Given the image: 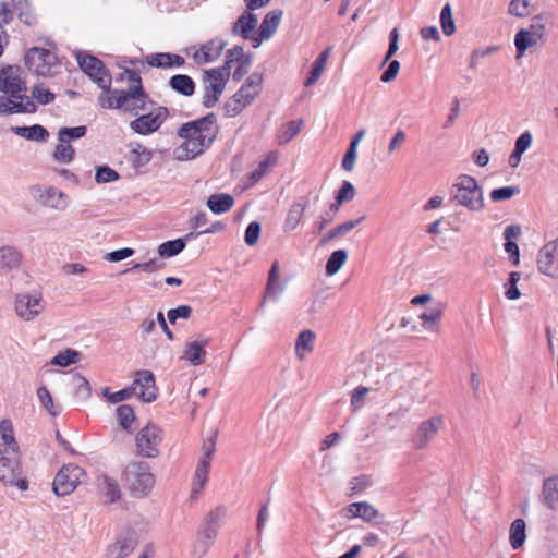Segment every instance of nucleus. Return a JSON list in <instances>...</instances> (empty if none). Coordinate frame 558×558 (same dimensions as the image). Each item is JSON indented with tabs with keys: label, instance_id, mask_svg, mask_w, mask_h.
Segmentation results:
<instances>
[{
	"label": "nucleus",
	"instance_id": "obj_1",
	"mask_svg": "<svg viewBox=\"0 0 558 558\" xmlns=\"http://www.w3.org/2000/svg\"><path fill=\"white\" fill-rule=\"evenodd\" d=\"M215 121V116L209 113L182 124L178 131L181 143L174 148V157L178 160H191L203 154L217 136Z\"/></svg>",
	"mask_w": 558,
	"mask_h": 558
},
{
	"label": "nucleus",
	"instance_id": "obj_2",
	"mask_svg": "<svg viewBox=\"0 0 558 558\" xmlns=\"http://www.w3.org/2000/svg\"><path fill=\"white\" fill-rule=\"evenodd\" d=\"M0 114L34 113L37 106L26 95V85L16 66H5L0 71Z\"/></svg>",
	"mask_w": 558,
	"mask_h": 558
},
{
	"label": "nucleus",
	"instance_id": "obj_3",
	"mask_svg": "<svg viewBox=\"0 0 558 558\" xmlns=\"http://www.w3.org/2000/svg\"><path fill=\"white\" fill-rule=\"evenodd\" d=\"M122 483L134 498L147 497L155 486V475L146 462L132 461L123 470Z\"/></svg>",
	"mask_w": 558,
	"mask_h": 558
},
{
	"label": "nucleus",
	"instance_id": "obj_4",
	"mask_svg": "<svg viewBox=\"0 0 558 558\" xmlns=\"http://www.w3.org/2000/svg\"><path fill=\"white\" fill-rule=\"evenodd\" d=\"M451 199L471 211L484 208L483 190L477 181L468 174H461L450 189Z\"/></svg>",
	"mask_w": 558,
	"mask_h": 558
},
{
	"label": "nucleus",
	"instance_id": "obj_5",
	"mask_svg": "<svg viewBox=\"0 0 558 558\" xmlns=\"http://www.w3.org/2000/svg\"><path fill=\"white\" fill-rule=\"evenodd\" d=\"M263 76L251 74L242 87L225 104L226 114L235 117L250 106L262 92Z\"/></svg>",
	"mask_w": 558,
	"mask_h": 558
},
{
	"label": "nucleus",
	"instance_id": "obj_6",
	"mask_svg": "<svg viewBox=\"0 0 558 558\" xmlns=\"http://www.w3.org/2000/svg\"><path fill=\"white\" fill-rule=\"evenodd\" d=\"M128 74L129 80L135 84L126 90L119 92V110L138 116L141 111L148 110L147 105L150 101L147 94L143 90L140 75L135 72H128Z\"/></svg>",
	"mask_w": 558,
	"mask_h": 558
},
{
	"label": "nucleus",
	"instance_id": "obj_7",
	"mask_svg": "<svg viewBox=\"0 0 558 558\" xmlns=\"http://www.w3.org/2000/svg\"><path fill=\"white\" fill-rule=\"evenodd\" d=\"M230 78L227 69H209L203 73V105L214 107L220 99Z\"/></svg>",
	"mask_w": 558,
	"mask_h": 558
},
{
	"label": "nucleus",
	"instance_id": "obj_8",
	"mask_svg": "<svg viewBox=\"0 0 558 558\" xmlns=\"http://www.w3.org/2000/svg\"><path fill=\"white\" fill-rule=\"evenodd\" d=\"M45 308L46 302L40 290L23 291L15 296L14 311L23 322H33L44 313Z\"/></svg>",
	"mask_w": 558,
	"mask_h": 558
},
{
	"label": "nucleus",
	"instance_id": "obj_9",
	"mask_svg": "<svg viewBox=\"0 0 558 558\" xmlns=\"http://www.w3.org/2000/svg\"><path fill=\"white\" fill-rule=\"evenodd\" d=\"M446 304L433 299L430 294H421V332L438 335Z\"/></svg>",
	"mask_w": 558,
	"mask_h": 558
},
{
	"label": "nucleus",
	"instance_id": "obj_10",
	"mask_svg": "<svg viewBox=\"0 0 558 558\" xmlns=\"http://www.w3.org/2000/svg\"><path fill=\"white\" fill-rule=\"evenodd\" d=\"M162 440V429L156 424L148 423L135 436L136 453L148 459L157 458Z\"/></svg>",
	"mask_w": 558,
	"mask_h": 558
},
{
	"label": "nucleus",
	"instance_id": "obj_11",
	"mask_svg": "<svg viewBox=\"0 0 558 558\" xmlns=\"http://www.w3.org/2000/svg\"><path fill=\"white\" fill-rule=\"evenodd\" d=\"M0 481L5 486H16L24 492L28 488V483L21 477V465L16 450L4 449L0 457Z\"/></svg>",
	"mask_w": 558,
	"mask_h": 558
},
{
	"label": "nucleus",
	"instance_id": "obj_12",
	"mask_svg": "<svg viewBox=\"0 0 558 558\" xmlns=\"http://www.w3.org/2000/svg\"><path fill=\"white\" fill-rule=\"evenodd\" d=\"M25 63L29 71L40 76H51L59 68L57 56L53 52L37 47L27 51Z\"/></svg>",
	"mask_w": 558,
	"mask_h": 558
},
{
	"label": "nucleus",
	"instance_id": "obj_13",
	"mask_svg": "<svg viewBox=\"0 0 558 558\" xmlns=\"http://www.w3.org/2000/svg\"><path fill=\"white\" fill-rule=\"evenodd\" d=\"M86 475L85 471L73 463L63 465L57 473L52 489L57 496L70 495Z\"/></svg>",
	"mask_w": 558,
	"mask_h": 558
},
{
	"label": "nucleus",
	"instance_id": "obj_14",
	"mask_svg": "<svg viewBox=\"0 0 558 558\" xmlns=\"http://www.w3.org/2000/svg\"><path fill=\"white\" fill-rule=\"evenodd\" d=\"M130 122V129L140 135H149L160 129L169 117L167 107L159 106L147 113L138 114Z\"/></svg>",
	"mask_w": 558,
	"mask_h": 558
},
{
	"label": "nucleus",
	"instance_id": "obj_15",
	"mask_svg": "<svg viewBox=\"0 0 558 558\" xmlns=\"http://www.w3.org/2000/svg\"><path fill=\"white\" fill-rule=\"evenodd\" d=\"M76 59L82 71L85 72L99 88H109L111 86V75L99 59L83 53H77Z\"/></svg>",
	"mask_w": 558,
	"mask_h": 558
},
{
	"label": "nucleus",
	"instance_id": "obj_16",
	"mask_svg": "<svg viewBox=\"0 0 558 558\" xmlns=\"http://www.w3.org/2000/svg\"><path fill=\"white\" fill-rule=\"evenodd\" d=\"M32 195L41 206L53 210L63 211L70 203L69 196L54 186H34Z\"/></svg>",
	"mask_w": 558,
	"mask_h": 558
},
{
	"label": "nucleus",
	"instance_id": "obj_17",
	"mask_svg": "<svg viewBox=\"0 0 558 558\" xmlns=\"http://www.w3.org/2000/svg\"><path fill=\"white\" fill-rule=\"evenodd\" d=\"M138 544L135 531H125L116 537L105 549V558H126Z\"/></svg>",
	"mask_w": 558,
	"mask_h": 558
},
{
	"label": "nucleus",
	"instance_id": "obj_18",
	"mask_svg": "<svg viewBox=\"0 0 558 558\" xmlns=\"http://www.w3.org/2000/svg\"><path fill=\"white\" fill-rule=\"evenodd\" d=\"M131 388L134 389L133 393L145 402H151L157 397L155 376L150 371H137Z\"/></svg>",
	"mask_w": 558,
	"mask_h": 558
},
{
	"label": "nucleus",
	"instance_id": "obj_19",
	"mask_svg": "<svg viewBox=\"0 0 558 558\" xmlns=\"http://www.w3.org/2000/svg\"><path fill=\"white\" fill-rule=\"evenodd\" d=\"M537 267L541 272L555 277L558 275V242L545 244L537 256Z\"/></svg>",
	"mask_w": 558,
	"mask_h": 558
},
{
	"label": "nucleus",
	"instance_id": "obj_20",
	"mask_svg": "<svg viewBox=\"0 0 558 558\" xmlns=\"http://www.w3.org/2000/svg\"><path fill=\"white\" fill-rule=\"evenodd\" d=\"M210 338L204 335L196 336L195 339L186 342L181 359L189 361L192 365L198 366L205 363L206 347L209 344Z\"/></svg>",
	"mask_w": 558,
	"mask_h": 558
},
{
	"label": "nucleus",
	"instance_id": "obj_21",
	"mask_svg": "<svg viewBox=\"0 0 558 558\" xmlns=\"http://www.w3.org/2000/svg\"><path fill=\"white\" fill-rule=\"evenodd\" d=\"M227 46V41L214 38L203 44L194 53L193 60L196 64H206L216 61Z\"/></svg>",
	"mask_w": 558,
	"mask_h": 558
},
{
	"label": "nucleus",
	"instance_id": "obj_22",
	"mask_svg": "<svg viewBox=\"0 0 558 558\" xmlns=\"http://www.w3.org/2000/svg\"><path fill=\"white\" fill-rule=\"evenodd\" d=\"M281 10L270 11L264 16L258 28V33L256 34V37L253 38V46L255 48L259 47L264 40L269 39L275 34L281 22Z\"/></svg>",
	"mask_w": 558,
	"mask_h": 558
},
{
	"label": "nucleus",
	"instance_id": "obj_23",
	"mask_svg": "<svg viewBox=\"0 0 558 558\" xmlns=\"http://www.w3.org/2000/svg\"><path fill=\"white\" fill-rule=\"evenodd\" d=\"M22 259V253L14 246H0V279L8 277L11 271L17 269Z\"/></svg>",
	"mask_w": 558,
	"mask_h": 558
},
{
	"label": "nucleus",
	"instance_id": "obj_24",
	"mask_svg": "<svg viewBox=\"0 0 558 558\" xmlns=\"http://www.w3.org/2000/svg\"><path fill=\"white\" fill-rule=\"evenodd\" d=\"M210 464L197 462L191 483L190 500L196 501L205 489L208 482Z\"/></svg>",
	"mask_w": 558,
	"mask_h": 558
},
{
	"label": "nucleus",
	"instance_id": "obj_25",
	"mask_svg": "<svg viewBox=\"0 0 558 558\" xmlns=\"http://www.w3.org/2000/svg\"><path fill=\"white\" fill-rule=\"evenodd\" d=\"M343 513L347 518H360L365 522H373L379 517L378 510L371 504L361 501L353 502L343 508Z\"/></svg>",
	"mask_w": 558,
	"mask_h": 558
},
{
	"label": "nucleus",
	"instance_id": "obj_26",
	"mask_svg": "<svg viewBox=\"0 0 558 558\" xmlns=\"http://www.w3.org/2000/svg\"><path fill=\"white\" fill-rule=\"evenodd\" d=\"M541 497L543 505L547 509L551 511L558 509V475L544 478Z\"/></svg>",
	"mask_w": 558,
	"mask_h": 558
},
{
	"label": "nucleus",
	"instance_id": "obj_27",
	"mask_svg": "<svg viewBox=\"0 0 558 558\" xmlns=\"http://www.w3.org/2000/svg\"><path fill=\"white\" fill-rule=\"evenodd\" d=\"M445 426L442 414L434 415L421 422V448L427 446Z\"/></svg>",
	"mask_w": 558,
	"mask_h": 558
},
{
	"label": "nucleus",
	"instance_id": "obj_28",
	"mask_svg": "<svg viewBox=\"0 0 558 558\" xmlns=\"http://www.w3.org/2000/svg\"><path fill=\"white\" fill-rule=\"evenodd\" d=\"M217 535V532L203 526L198 531L196 539L193 544L192 555L196 558L204 557L208 553L209 548L214 545Z\"/></svg>",
	"mask_w": 558,
	"mask_h": 558
},
{
	"label": "nucleus",
	"instance_id": "obj_29",
	"mask_svg": "<svg viewBox=\"0 0 558 558\" xmlns=\"http://www.w3.org/2000/svg\"><path fill=\"white\" fill-rule=\"evenodd\" d=\"M257 23V16L251 12H246L238 19L232 27V33L234 35L239 34L244 39H251L253 41V38L256 37V34L253 32L256 28Z\"/></svg>",
	"mask_w": 558,
	"mask_h": 558
},
{
	"label": "nucleus",
	"instance_id": "obj_30",
	"mask_svg": "<svg viewBox=\"0 0 558 558\" xmlns=\"http://www.w3.org/2000/svg\"><path fill=\"white\" fill-rule=\"evenodd\" d=\"M315 340L316 333L311 329H304L298 335L294 353L300 361L305 360L313 352Z\"/></svg>",
	"mask_w": 558,
	"mask_h": 558
},
{
	"label": "nucleus",
	"instance_id": "obj_31",
	"mask_svg": "<svg viewBox=\"0 0 558 558\" xmlns=\"http://www.w3.org/2000/svg\"><path fill=\"white\" fill-rule=\"evenodd\" d=\"M305 209H306L305 202L304 203L295 202L289 207V210L287 213V217H286V220L283 223L284 232L289 233V232L296 230V228L302 222Z\"/></svg>",
	"mask_w": 558,
	"mask_h": 558
},
{
	"label": "nucleus",
	"instance_id": "obj_32",
	"mask_svg": "<svg viewBox=\"0 0 558 558\" xmlns=\"http://www.w3.org/2000/svg\"><path fill=\"white\" fill-rule=\"evenodd\" d=\"M206 205L214 214H225L234 205V198L227 193L213 194L207 198Z\"/></svg>",
	"mask_w": 558,
	"mask_h": 558
},
{
	"label": "nucleus",
	"instance_id": "obj_33",
	"mask_svg": "<svg viewBox=\"0 0 558 558\" xmlns=\"http://www.w3.org/2000/svg\"><path fill=\"white\" fill-rule=\"evenodd\" d=\"M147 63L156 68H179L184 64V59L179 54L154 53L147 57Z\"/></svg>",
	"mask_w": 558,
	"mask_h": 558
},
{
	"label": "nucleus",
	"instance_id": "obj_34",
	"mask_svg": "<svg viewBox=\"0 0 558 558\" xmlns=\"http://www.w3.org/2000/svg\"><path fill=\"white\" fill-rule=\"evenodd\" d=\"M526 539V524L523 519H515L509 529V543L512 549L521 548Z\"/></svg>",
	"mask_w": 558,
	"mask_h": 558
},
{
	"label": "nucleus",
	"instance_id": "obj_35",
	"mask_svg": "<svg viewBox=\"0 0 558 558\" xmlns=\"http://www.w3.org/2000/svg\"><path fill=\"white\" fill-rule=\"evenodd\" d=\"M228 508L225 505L215 507L206 514L203 526L219 533L221 522L226 518Z\"/></svg>",
	"mask_w": 558,
	"mask_h": 558
},
{
	"label": "nucleus",
	"instance_id": "obj_36",
	"mask_svg": "<svg viewBox=\"0 0 558 558\" xmlns=\"http://www.w3.org/2000/svg\"><path fill=\"white\" fill-rule=\"evenodd\" d=\"M13 132L27 140L37 142H45L49 136L47 130L39 124L32 126H16L13 129Z\"/></svg>",
	"mask_w": 558,
	"mask_h": 558
},
{
	"label": "nucleus",
	"instance_id": "obj_37",
	"mask_svg": "<svg viewBox=\"0 0 558 558\" xmlns=\"http://www.w3.org/2000/svg\"><path fill=\"white\" fill-rule=\"evenodd\" d=\"M538 41L539 39L532 36L525 28L519 29L514 36L517 58H521L529 48L537 45Z\"/></svg>",
	"mask_w": 558,
	"mask_h": 558
},
{
	"label": "nucleus",
	"instance_id": "obj_38",
	"mask_svg": "<svg viewBox=\"0 0 558 558\" xmlns=\"http://www.w3.org/2000/svg\"><path fill=\"white\" fill-rule=\"evenodd\" d=\"M171 88L184 96H191L194 93L195 84L193 80L184 74H177L170 78Z\"/></svg>",
	"mask_w": 558,
	"mask_h": 558
},
{
	"label": "nucleus",
	"instance_id": "obj_39",
	"mask_svg": "<svg viewBox=\"0 0 558 558\" xmlns=\"http://www.w3.org/2000/svg\"><path fill=\"white\" fill-rule=\"evenodd\" d=\"M303 121H290L279 129L277 133V141L280 145H286L292 141L294 136H296L302 128Z\"/></svg>",
	"mask_w": 558,
	"mask_h": 558
},
{
	"label": "nucleus",
	"instance_id": "obj_40",
	"mask_svg": "<svg viewBox=\"0 0 558 558\" xmlns=\"http://www.w3.org/2000/svg\"><path fill=\"white\" fill-rule=\"evenodd\" d=\"M330 51H331V47H327L324 51L320 52V54L318 56V58L315 60V62L313 64V69L311 71L308 78L304 83L305 86L313 85L320 77V75L327 64L328 58L330 56Z\"/></svg>",
	"mask_w": 558,
	"mask_h": 558
},
{
	"label": "nucleus",
	"instance_id": "obj_41",
	"mask_svg": "<svg viewBox=\"0 0 558 558\" xmlns=\"http://www.w3.org/2000/svg\"><path fill=\"white\" fill-rule=\"evenodd\" d=\"M347 259L348 252L345 250H337L332 252L326 263L327 276H335L343 267Z\"/></svg>",
	"mask_w": 558,
	"mask_h": 558
},
{
	"label": "nucleus",
	"instance_id": "obj_42",
	"mask_svg": "<svg viewBox=\"0 0 558 558\" xmlns=\"http://www.w3.org/2000/svg\"><path fill=\"white\" fill-rule=\"evenodd\" d=\"M102 92L97 98V102L102 109H118L120 108V99L118 89L101 88Z\"/></svg>",
	"mask_w": 558,
	"mask_h": 558
},
{
	"label": "nucleus",
	"instance_id": "obj_43",
	"mask_svg": "<svg viewBox=\"0 0 558 558\" xmlns=\"http://www.w3.org/2000/svg\"><path fill=\"white\" fill-rule=\"evenodd\" d=\"M369 391L371 388L366 386H357L352 390L350 396V407L352 412H357L365 405Z\"/></svg>",
	"mask_w": 558,
	"mask_h": 558
},
{
	"label": "nucleus",
	"instance_id": "obj_44",
	"mask_svg": "<svg viewBox=\"0 0 558 558\" xmlns=\"http://www.w3.org/2000/svg\"><path fill=\"white\" fill-rule=\"evenodd\" d=\"M533 0H511L508 5V13L515 17H526L532 13Z\"/></svg>",
	"mask_w": 558,
	"mask_h": 558
},
{
	"label": "nucleus",
	"instance_id": "obj_45",
	"mask_svg": "<svg viewBox=\"0 0 558 558\" xmlns=\"http://www.w3.org/2000/svg\"><path fill=\"white\" fill-rule=\"evenodd\" d=\"M185 247L182 239L167 241L158 246V254L161 257H172L181 253Z\"/></svg>",
	"mask_w": 558,
	"mask_h": 558
},
{
	"label": "nucleus",
	"instance_id": "obj_46",
	"mask_svg": "<svg viewBox=\"0 0 558 558\" xmlns=\"http://www.w3.org/2000/svg\"><path fill=\"white\" fill-rule=\"evenodd\" d=\"M283 291L284 286L280 282V280H267L260 307L265 305L267 300H271L275 302L278 301Z\"/></svg>",
	"mask_w": 558,
	"mask_h": 558
},
{
	"label": "nucleus",
	"instance_id": "obj_47",
	"mask_svg": "<svg viewBox=\"0 0 558 558\" xmlns=\"http://www.w3.org/2000/svg\"><path fill=\"white\" fill-rule=\"evenodd\" d=\"M117 418L119 421L120 426L132 432V424L135 421V414L133 409L130 405L123 404L117 408Z\"/></svg>",
	"mask_w": 558,
	"mask_h": 558
},
{
	"label": "nucleus",
	"instance_id": "obj_48",
	"mask_svg": "<svg viewBox=\"0 0 558 558\" xmlns=\"http://www.w3.org/2000/svg\"><path fill=\"white\" fill-rule=\"evenodd\" d=\"M37 398L50 415L57 416L60 413V407L54 404L49 390L45 386L37 389Z\"/></svg>",
	"mask_w": 558,
	"mask_h": 558
},
{
	"label": "nucleus",
	"instance_id": "obj_49",
	"mask_svg": "<svg viewBox=\"0 0 558 558\" xmlns=\"http://www.w3.org/2000/svg\"><path fill=\"white\" fill-rule=\"evenodd\" d=\"M0 435L4 445L8 446L7 449H9L10 451H17V444L14 438L13 425L10 420H2L0 422Z\"/></svg>",
	"mask_w": 558,
	"mask_h": 558
},
{
	"label": "nucleus",
	"instance_id": "obj_50",
	"mask_svg": "<svg viewBox=\"0 0 558 558\" xmlns=\"http://www.w3.org/2000/svg\"><path fill=\"white\" fill-rule=\"evenodd\" d=\"M440 24L442 33L446 36H451L456 32V25L452 16L451 7L449 3L445 4L440 12Z\"/></svg>",
	"mask_w": 558,
	"mask_h": 558
},
{
	"label": "nucleus",
	"instance_id": "obj_51",
	"mask_svg": "<svg viewBox=\"0 0 558 558\" xmlns=\"http://www.w3.org/2000/svg\"><path fill=\"white\" fill-rule=\"evenodd\" d=\"M86 134V126L62 128L58 132L59 142L70 143L73 140L83 137Z\"/></svg>",
	"mask_w": 558,
	"mask_h": 558
},
{
	"label": "nucleus",
	"instance_id": "obj_52",
	"mask_svg": "<svg viewBox=\"0 0 558 558\" xmlns=\"http://www.w3.org/2000/svg\"><path fill=\"white\" fill-rule=\"evenodd\" d=\"M248 59L244 54L242 47L235 46L227 51L225 64L218 69H227L229 75L231 74V65L233 62L241 63L243 60Z\"/></svg>",
	"mask_w": 558,
	"mask_h": 558
},
{
	"label": "nucleus",
	"instance_id": "obj_53",
	"mask_svg": "<svg viewBox=\"0 0 558 558\" xmlns=\"http://www.w3.org/2000/svg\"><path fill=\"white\" fill-rule=\"evenodd\" d=\"M53 157L57 161L69 163L74 157V148L66 142H60L56 147Z\"/></svg>",
	"mask_w": 558,
	"mask_h": 558
},
{
	"label": "nucleus",
	"instance_id": "obj_54",
	"mask_svg": "<svg viewBox=\"0 0 558 558\" xmlns=\"http://www.w3.org/2000/svg\"><path fill=\"white\" fill-rule=\"evenodd\" d=\"M32 98L40 105H48L51 104L56 97L54 94L44 87L43 84H37L32 88Z\"/></svg>",
	"mask_w": 558,
	"mask_h": 558
},
{
	"label": "nucleus",
	"instance_id": "obj_55",
	"mask_svg": "<svg viewBox=\"0 0 558 558\" xmlns=\"http://www.w3.org/2000/svg\"><path fill=\"white\" fill-rule=\"evenodd\" d=\"M132 162L136 167L147 165L151 159V153L141 144H136V146L131 150Z\"/></svg>",
	"mask_w": 558,
	"mask_h": 558
},
{
	"label": "nucleus",
	"instance_id": "obj_56",
	"mask_svg": "<svg viewBox=\"0 0 558 558\" xmlns=\"http://www.w3.org/2000/svg\"><path fill=\"white\" fill-rule=\"evenodd\" d=\"M521 279V274L518 271H512L509 275V280L505 284L506 291L505 295L509 300H517L521 296V293L517 287L519 280Z\"/></svg>",
	"mask_w": 558,
	"mask_h": 558
},
{
	"label": "nucleus",
	"instance_id": "obj_57",
	"mask_svg": "<svg viewBox=\"0 0 558 558\" xmlns=\"http://www.w3.org/2000/svg\"><path fill=\"white\" fill-rule=\"evenodd\" d=\"M119 179V173L108 166H101L96 169L95 181L98 184L114 182Z\"/></svg>",
	"mask_w": 558,
	"mask_h": 558
},
{
	"label": "nucleus",
	"instance_id": "obj_58",
	"mask_svg": "<svg viewBox=\"0 0 558 558\" xmlns=\"http://www.w3.org/2000/svg\"><path fill=\"white\" fill-rule=\"evenodd\" d=\"M277 154L269 153L264 160H262L256 170L252 172L251 179L257 182L267 171V169L276 163Z\"/></svg>",
	"mask_w": 558,
	"mask_h": 558
},
{
	"label": "nucleus",
	"instance_id": "obj_59",
	"mask_svg": "<svg viewBox=\"0 0 558 558\" xmlns=\"http://www.w3.org/2000/svg\"><path fill=\"white\" fill-rule=\"evenodd\" d=\"M102 490L109 502H114L120 498V488L118 483L110 477H104Z\"/></svg>",
	"mask_w": 558,
	"mask_h": 558
},
{
	"label": "nucleus",
	"instance_id": "obj_60",
	"mask_svg": "<svg viewBox=\"0 0 558 558\" xmlns=\"http://www.w3.org/2000/svg\"><path fill=\"white\" fill-rule=\"evenodd\" d=\"M520 190L517 186H504L495 189L490 192V198L493 202H501L511 198L519 194Z\"/></svg>",
	"mask_w": 558,
	"mask_h": 558
},
{
	"label": "nucleus",
	"instance_id": "obj_61",
	"mask_svg": "<svg viewBox=\"0 0 558 558\" xmlns=\"http://www.w3.org/2000/svg\"><path fill=\"white\" fill-rule=\"evenodd\" d=\"M216 451V438L210 437L203 442L202 454L198 462L211 464Z\"/></svg>",
	"mask_w": 558,
	"mask_h": 558
},
{
	"label": "nucleus",
	"instance_id": "obj_62",
	"mask_svg": "<svg viewBox=\"0 0 558 558\" xmlns=\"http://www.w3.org/2000/svg\"><path fill=\"white\" fill-rule=\"evenodd\" d=\"M77 352L76 351H73V350H65L64 352H61L59 354H57L52 360H51V364L52 365H58V366H62V367H66L73 363L76 362V357H77Z\"/></svg>",
	"mask_w": 558,
	"mask_h": 558
},
{
	"label": "nucleus",
	"instance_id": "obj_63",
	"mask_svg": "<svg viewBox=\"0 0 558 558\" xmlns=\"http://www.w3.org/2000/svg\"><path fill=\"white\" fill-rule=\"evenodd\" d=\"M355 196V190L351 182L344 181L337 193L336 201L338 204L352 201Z\"/></svg>",
	"mask_w": 558,
	"mask_h": 558
},
{
	"label": "nucleus",
	"instance_id": "obj_64",
	"mask_svg": "<svg viewBox=\"0 0 558 558\" xmlns=\"http://www.w3.org/2000/svg\"><path fill=\"white\" fill-rule=\"evenodd\" d=\"M192 314V308L189 305H180L177 308L168 311L167 318L170 324H174L178 318L187 319Z\"/></svg>",
	"mask_w": 558,
	"mask_h": 558
}]
</instances>
